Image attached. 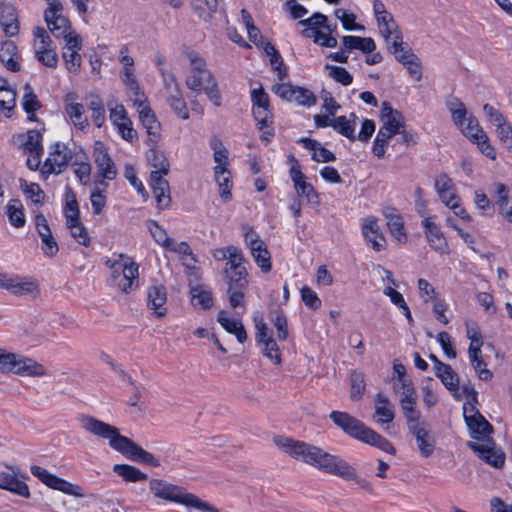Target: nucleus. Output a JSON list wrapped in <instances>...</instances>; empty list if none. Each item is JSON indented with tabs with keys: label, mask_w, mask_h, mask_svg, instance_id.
<instances>
[{
	"label": "nucleus",
	"mask_w": 512,
	"mask_h": 512,
	"mask_svg": "<svg viewBox=\"0 0 512 512\" xmlns=\"http://www.w3.org/2000/svg\"><path fill=\"white\" fill-rule=\"evenodd\" d=\"M79 422L82 429L98 438L107 439L109 446L127 459L152 467L160 466V461L152 453L121 435L117 427L89 415H80Z\"/></svg>",
	"instance_id": "f257e3e1"
},
{
	"label": "nucleus",
	"mask_w": 512,
	"mask_h": 512,
	"mask_svg": "<svg viewBox=\"0 0 512 512\" xmlns=\"http://www.w3.org/2000/svg\"><path fill=\"white\" fill-rule=\"evenodd\" d=\"M274 443L293 459L309 464L330 475L340 458L337 455L326 452L318 446L290 437L276 436Z\"/></svg>",
	"instance_id": "f03ea898"
},
{
	"label": "nucleus",
	"mask_w": 512,
	"mask_h": 512,
	"mask_svg": "<svg viewBox=\"0 0 512 512\" xmlns=\"http://www.w3.org/2000/svg\"><path fill=\"white\" fill-rule=\"evenodd\" d=\"M229 250L224 277L228 285L227 294L230 306L237 308L244 302L245 290L248 286V272L243 266L242 251L233 245L229 246Z\"/></svg>",
	"instance_id": "7ed1b4c3"
},
{
	"label": "nucleus",
	"mask_w": 512,
	"mask_h": 512,
	"mask_svg": "<svg viewBox=\"0 0 512 512\" xmlns=\"http://www.w3.org/2000/svg\"><path fill=\"white\" fill-rule=\"evenodd\" d=\"M0 371L19 376L41 377L47 374L45 367L32 358L8 352L0 348Z\"/></svg>",
	"instance_id": "20e7f679"
},
{
	"label": "nucleus",
	"mask_w": 512,
	"mask_h": 512,
	"mask_svg": "<svg viewBox=\"0 0 512 512\" xmlns=\"http://www.w3.org/2000/svg\"><path fill=\"white\" fill-rule=\"evenodd\" d=\"M72 157V151L67 145L56 142L51 146L49 156L40 168L41 174L46 179L51 174L58 175L63 173L67 169Z\"/></svg>",
	"instance_id": "39448f33"
},
{
	"label": "nucleus",
	"mask_w": 512,
	"mask_h": 512,
	"mask_svg": "<svg viewBox=\"0 0 512 512\" xmlns=\"http://www.w3.org/2000/svg\"><path fill=\"white\" fill-rule=\"evenodd\" d=\"M30 470L33 476L37 477L41 482L52 489L59 490L63 493L76 497L84 496L82 488L79 485L72 484L62 478H59L40 466H31Z\"/></svg>",
	"instance_id": "423d86ee"
},
{
	"label": "nucleus",
	"mask_w": 512,
	"mask_h": 512,
	"mask_svg": "<svg viewBox=\"0 0 512 512\" xmlns=\"http://www.w3.org/2000/svg\"><path fill=\"white\" fill-rule=\"evenodd\" d=\"M49 7L45 10L44 18L50 32L57 38L65 37L70 28L69 20L61 12L63 6L59 0H47Z\"/></svg>",
	"instance_id": "0eeeda50"
},
{
	"label": "nucleus",
	"mask_w": 512,
	"mask_h": 512,
	"mask_svg": "<svg viewBox=\"0 0 512 512\" xmlns=\"http://www.w3.org/2000/svg\"><path fill=\"white\" fill-rule=\"evenodd\" d=\"M151 492L155 497L184 505L189 492L181 487L161 479H152L149 482Z\"/></svg>",
	"instance_id": "6e6552de"
},
{
	"label": "nucleus",
	"mask_w": 512,
	"mask_h": 512,
	"mask_svg": "<svg viewBox=\"0 0 512 512\" xmlns=\"http://www.w3.org/2000/svg\"><path fill=\"white\" fill-rule=\"evenodd\" d=\"M329 418L344 433L357 440L362 439L364 435V430H366L367 428V426L363 422L351 416L347 412L332 411L329 414Z\"/></svg>",
	"instance_id": "1a4fd4ad"
},
{
	"label": "nucleus",
	"mask_w": 512,
	"mask_h": 512,
	"mask_svg": "<svg viewBox=\"0 0 512 512\" xmlns=\"http://www.w3.org/2000/svg\"><path fill=\"white\" fill-rule=\"evenodd\" d=\"M487 444H478L476 442H467V446L477 454V456L487 464L501 468L505 463V454L501 449H497L493 439L487 440Z\"/></svg>",
	"instance_id": "9d476101"
},
{
	"label": "nucleus",
	"mask_w": 512,
	"mask_h": 512,
	"mask_svg": "<svg viewBox=\"0 0 512 512\" xmlns=\"http://www.w3.org/2000/svg\"><path fill=\"white\" fill-rule=\"evenodd\" d=\"M34 36L39 40V45L36 48V56L39 62L51 68H55L58 63L56 52L50 48L51 39L44 28L36 27Z\"/></svg>",
	"instance_id": "9b49d317"
},
{
	"label": "nucleus",
	"mask_w": 512,
	"mask_h": 512,
	"mask_svg": "<svg viewBox=\"0 0 512 512\" xmlns=\"http://www.w3.org/2000/svg\"><path fill=\"white\" fill-rule=\"evenodd\" d=\"M331 475L337 476L346 481H354L360 488L366 490L369 493L373 492L371 483L368 480L359 477L356 469L341 457L339 458Z\"/></svg>",
	"instance_id": "f8f14e48"
},
{
	"label": "nucleus",
	"mask_w": 512,
	"mask_h": 512,
	"mask_svg": "<svg viewBox=\"0 0 512 512\" xmlns=\"http://www.w3.org/2000/svg\"><path fill=\"white\" fill-rule=\"evenodd\" d=\"M7 291L18 297L29 296L33 299L40 294L36 280L18 275L12 276Z\"/></svg>",
	"instance_id": "ddd939ff"
},
{
	"label": "nucleus",
	"mask_w": 512,
	"mask_h": 512,
	"mask_svg": "<svg viewBox=\"0 0 512 512\" xmlns=\"http://www.w3.org/2000/svg\"><path fill=\"white\" fill-rule=\"evenodd\" d=\"M121 259H126L122 267V278L118 282V286L124 293H129L138 286L139 265L131 258L120 254Z\"/></svg>",
	"instance_id": "4468645a"
},
{
	"label": "nucleus",
	"mask_w": 512,
	"mask_h": 512,
	"mask_svg": "<svg viewBox=\"0 0 512 512\" xmlns=\"http://www.w3.org/2000/svg\"><path fill=\"white\" fill-rule=\"evenodd\" d=\"M408 432L414 436L419 452L423 457H430L434 453L435 439L431 435L428 423L412 428Z\"/></svg>",
	"instance_id": "2eb2a0df"
},
{
	"label": "nucleus",
	"mask_w": 512,
	"mask_h": 512,
	"mask_svg": "<svg viewBox=\"0 0 512 512\" xmlns=\"http://www.w3.org/2000/svg\"><path fill=\"white\" fill-rule=\"evenodd\" d=\"M145 100L146 98L143 99L142 106H138L140 108L139 118L142 122V125L146 129V132L149 136V141L153 144H156L160 138L161 125L157 121L156 116L150 106L145 104Z\"/></svg>",
	"instance_id": "dca6fc26"
},
{
	"label": "nucleus",
	"mask_w": 512,
	"mask_h": 512,
	"mask_svg": "<svg viewBox=\"0 0 512 512\" xmlns=\"http://www.w3.org/2000/svg\"><path fill=\"white\" fill-rule=\"evenodd\" d=\"M150 179L157 206L159 209L168 208L171 205L169 182L159 172H151Z\"/></svg>",
	"instance_id": "f3484780"
},
{
	"label": "nucleus",
	"mask_w": 512,
	"mask_h": 512,
	"mask_svg": "<svg viewBox=\"0 0 512 512\" xmlns=\"http://www.w3.org/2000/svg\"><path fill=\"white\" fill-rule=\"evenodd\" d=\"M94 161L103 178L112 180L116 177L117 171L114 162L100 142L96 143L94 149Z\"/></svg>",
	"instance_id": "a211bd4d"
},
{
	"label": "nucleus",
	"mask_w": 512,
	"mask_h": 512,
	"mask_svg": "<svg viewBox=\"0 0 512 512\" xmlns=\"http://www.w3.org/2000/svg\"><path fill=\"white\" fill-rule=\"evenodd\" d=\"M362 233L365 239L371 243L373 250L379 252L384 249L386 240L375 218L369 217L365 219L362 226Z\"/></svg>",
	"instance_id": "6ab92c4d"
},
{
	"label": "nucleus",
	"mask_w": 512,
	"mask_h": 512,
	"mask_svg": "<svg viewBox=\"0 0 512 512\" xmlns=\"http://www.w3.org/2000/svg\"><path fill=\"white\" fill-rule=\"evenodd\" d=\"M0 489L10 491L24 498L30 497L28 486L17 478L13 470L12 472H0Z\"/></svg>",
	"instance_id": "aec40b11"
},
{
	"label": "nucleus",
	"mask_w": 512,
	"mask_h": 512,
	"mask_svg": "<svg viewBox=\"0 0 512 512\" xmlns=\"http://www.w3.org/2000/svg\"><path fill=\"white\" fill-rule=\"evenodd\" d=\"M466 424L469 428L471 438L483 442L492 439L490 435L493 432V426L483 415H478L476 418L469 417Z\"/></svg>",
	"instance_id": "412c9836"
},
{
	"label": "nucleus",
	"mask_w": 512,
	"mask_h": 512,
	"mask_svg": "<svg viewBox=\"0 0 512 512\" xmlns=\"http://www.w3.org/2000/svg\"><path fill=\"white\" fill-rule=\"evenodd\" d=\"M75 98L73 93L65 96V112L76 127L83 129L88 126V119L84 116L83 104L73 102Z\"/></svg>",
	"instance_id": "4be33fe9"
},
{
	"label": "nucleus",
	"mask_w": 512,
	"mask_h": 512,
	"mask_svg": "<svg viewBox=\"0 0 512 512\" xmlns=\"http://www.w3.org/2000/svg\"><path fill=\"white\" fill-rule=\"evenodd\" d=\"M422 225L425 229V235L430 246L437 251L443 252L447 243L440 228L430 217H424Z\"/></svg>",
	"instance_id": "5701e85b"
},
{
	"label": "nucleus",
	"mask_w": 512,
	"mask_h": 512,
	"mask_svg": "<svg viewBox=\"0 0 512 512\" xmlns=\"http://www.w3.org/2000/svg\"><path fill=\"white\" fill-rule=\"evenodd\" d=\"M215 181L218 184L220 198L224 202H228L232 199L231 189L233 187V181L231 172L223 165H216L214 167Z\"/></svg>",
	"instance_id": "b1692460"
},
{
	"label": "nucleus",
	"mask_w": 512,
	"mask_h": 512,
	"mask_svg": "<svg viewBox=\"0 0 512 512\" xmlns=\"http://www.w3.org/2000/svg\"><path fill=\"white\" fill-rule=\"evenodd\" d=\"M166 301L167 293L164 286L156 285L149 288L148 307L152 309L158 317H164L166 315Z\"/></svg>",
	"instance_id": "393cba45"
},
{
	"label": "nucleus",
	"mask_w": 512,
	"mask_h": 512,
	"mask_svg": "<svg viewBox=\"0 0 512 512\" xmlns=\"http://www.w3.org/2000/svg\"><path fill=\"white\" fill-rule=\"evenodd\" d=\"M0 25L6 36L13 37L19 33L18 15L13 6L4 5L2 7Z\"/></svg>",
	"instance_id": "a878e982"
},
{
	"label": "nucleus",
	"mask_w": 512,
	"mask_h": 512,
	"mask_svg": "<svg viewBox=\"0 0 512 512\" xmlns=\"http://www.w3.org/2000/svg\"><path fill=\"white\" fill-rule=\"evenodd\" d=\"M217 321L228 333L235 335L239 343H244L247 340V333L241 320L229 318L226 312L221 310L218 313Z\"/></svg>",
	"instance_id": "bb28decb"
},
{
	"label": "nucleus",
	"mask_w": 512,
	"mask_h": 512,
	"mask_svg": "<svg viewBox=\"0 0 512 512\" xmlns=\"http://www.w3.org/2000/svg\"><path fill=\"white\" fill-rule=\"evenodd\" d=\"M17 59L16 44L9 40L2 42L0 47V61L3 65L12 72H18L20 70V64Z\"/></svg>",
	"instance_id": "cd10ccee"
},
{
	"label": "nucleus",
	"mask_w": 512,
	"mask_h": 512,
	"mask_svg": "<svg viewBox=\"0 0 512 512\" xmlns=\"http://www.w3.org/2000/svg\"><path fill=\"white\" fill-rule=\"evenodd\" d=\"M435 376L440 379L442 384L451 392H454L453 396L460 400L462 398V394L458 393L459 389V376L452 369L449 364L442 366L438 372H435Z\"/></svg>",
	"instance_id": "c85d7f7f"
},
{
	"label": "nucleus",
	"mask_w": 512,
	"mask_h": 512,
	"mask_svg": "<svg viewBox=\"0 0 512 512\" xmlns=\"http://www.w3.org/2000/svg\"><path fill=\"white\" fill-rule=\"evenodd\" d=\"M299 142H301L306 149L313 151L312 159L316 162L328 163L336 159L334 153L314 139L301 138Z\"/></svg>",
	"instance_id": "c756f323"
},
{
	"label": "nucleus",
	"mask_w": 512,
	"mask_h": 512,
	"mask_svg": "<svg viewBox=\"0 0 512 512\" xmlns=\"http://www.w3.org/2000/svg\"><path fill=\"white\" fill-rule=\"evenodd\" d=\"M360 441L375 446L380 450L387 452L391 455L396 454V449L393 446V444L385 437L378 434L376 431L372 430L369 427H367L366 430H364V435Z\"/></svg>",
	"instance_id": "7c9ffc66"
},
{
	"label": "nucleus",
	"mask_w": 512,
	"mask_h": 512,
	"mask_svg": "<svg viewBox=\"0 0 512 512\" xmlns=\"http://www.w3.org/2000/svg\"><path fill=\"white\" fill-rule=\"evenodd\" d=\"M360 441L375 446L380 450L387 452L391 455L396 454V449L393 446V444L385 437L378 434L376 431L372 430L369 427H367L366 430H364V435Z\"/></svg>",
	"instance_id": "2f4dec72"
},
{
	"label": "nucleus",
	"mask_w": 512,
	"mask_h": 512,
	"mask_svg": "<svg viewBox=\"0 0 512 512\" xmlns=\"http://www.w3.org/2000/svg\"><path fill=\"white\" fill-rule=\"evenodd\" d=\"M343 46L348 50L358 49L363 53H371L375 50L376 45L372 38L370 37H360V36H343L342 38Z\"/></svg>",
	"instance_id": "473e14b6"
},
{
	"label": "nucleus",
	"mask_w": 512,
	"mask_h": 512,
	"mask_svg": "<svg viewBox=\"0 0 512 512\" xmlns=\"http://www.w3.org/2000/svg\"><path fill=\"white\" fill-rule=\"evenodd\" d=\"M148 160L155 168L153 172H159V175H167L169 173L170 164L165 154L156 148V144L151 145L148 153Z\"/></svg>",
	"instance_id": "72a5a7b5"
},
{
	"label": "nucleus",
	"mask_w": 512,
	"mask_h": 512,
	"mask_svg": "<svg viewBox=\"0 0 512 512\" xmlns=\"http://www.w3.org/2000/svg\"><path fill=\"white\" fill-rule=\"evenodd\" d=\"M121 79L123 83L133 92L135 96L134 105L142 106L145 95L140 89L139 83L133 73V68H124L121 72Z\"/></svg>",
	"instance_id": "f704fd0d"
},
{
	"label": "nucleus",
	"mask_w": 512,
	"mask_h": 512,
	"mask_svg": "<svg viewBox=\"0 0 512 512\" xmlns=\"http://www.w3.org/2000/svg\"><path fill=\"white\" fill-rule=\"evenodd\" d=\"M18 138L25 139L21 144L25 151L30 153L43 152L42 134L39 130H28L26 135L19 134Z\"/></svg>",
	"instance_id": "c9c22d12"
},
{
	"label": "nucleus",
	"mask_w": 512,
	"mask_h": 512,
	"mask_svg": "<svg viewBox=\"0 0 512 512\" xmlns=\"http://www.w3.org/2000/svg\"><path fill=\"white\" fill-rule=\"evenodd\" d=\"M113 471L128 482L145 481L148 478L140 469L128 464H115Z\"/></svg>",
	"instance_id": "e433bc0d"
},
{
	"label": "nucleus",
	"mask_w": 512,
	"mask_h": 512,
	"mask_svg": "<svg viewBox=\"0 0 512 512\" xmlns=\"http://www.w3.org/2000/svg\"><path fill=\"white\" fill-rule=\"evenodd\" d=\"M8 219L16 228H21L25 225L24 208L19 199H11L7 204Z\"/></svg>",
	"instance_id": "4c0bfd02"
},
{
	"label": "nucleus",
	"mask_w": 512,
	"mask_h": 512,
	"mask_svg": "<svg viewBox=\"0 0 512 512\" xmlns=\"http://www.w3.org/2000/svg\"><path fill=\"white\" fill-rule=\"evenodd\" d=\"M215 81L212 72L209 69L202 70L199 73H193L186 79V86L196 92H200L203 86Z\"/></svg>",
	"instance_id": "58836bf2"
},
{
	"label": "nucleus",
	"mask_w": 512,
	"mask_h": 512,
	"mask_svg": "<svg viewBox=\"0 0 512 512\" xmlns=\"http://www.w3.org/2000/svg\"><path fill=\"white\" fill-rule=\"evenodd\" d=\"M250 250L255 262L261 268L262 272H269L271 270V261L270 252L268 251L266 244L262 241L256 246H253Z\"/></svg>",
	"instance_id": "ea45409f"
},
{
	"label": "nucleus",
	"mask_w": 512,
	"mask_h": 512,
	"mask_svg": "<svg viewBox=\"0 0 512 512\" xmlns=\"http://www.w3.org/2000/svg\"><path fill=\"white\" fill-rule=\"evenodd\" d=\"M388 51L394 55L395 59L404 64L409 58L410 55H414L410 46L400 39L399 37H395V40L391 42V45L388 47Z\"/></svg>",
	"instance_id": "a19ab883"
},
{
	"label": "nucleus",
	"mask_w": 512,
	"mask_h": 512,
	"mask_svg": "<svg viewBox=\"0 0 512 512\" xmlns=\"http://www.w3.org/2000/svg\"><path fill=\"white\" fill-rule=\"evenodd\" d=\"M16 90L13 88H2L0 86V110L6 117L10 118L16 105Z\"/></svg>",
	"instance_id": "79ce46f5"
},
{
	"label": "nucleus",
	"mask_w": 512,
	"mask_h": 512,
	"mask_svg": "<svg viewBox=\"0 0 512 512\" xmlns=\"http://www.w3.org/2000/svg\"><path fill=\"white\" fill-rule=\"evenodd\" d=\"M167 101L178 117L184 120L189 118V111L180 89H176V92L171 93Z\"/></svg>",
	"instance_id": "37998d69"
},
{
	"label": "nucleus",
	"mask_w": 512,
	"mask_h": 512,
	"mask_svg": "<svg viewBox=\"0 0 512 512\" xmlns=\"http://www.w3.org/2000/svg\"><path fill=\"white\" fill-rule=\"evenodd\" d=\"M192 304L200 306L202 309L207 310L213 306L212 293L205 290L201 286H196L191 289Z\"/></svg>",
	"instance_id": "c03bdc74"
},
{
	"label": "nucleus",
	"mask_w": 512,
	"mask_h": 512,
	"mask_svg": "<svg viewBox=\"0 0 512 512\" xmlns=\"http://www.w3.org/2000/svg\"><path fill=\"white\" fill-rule=\"evenodd\" d=\"M447 107L451 112L452 120L455 125L462 127L465 124V120L468 118L464 103L460 99L454 98L447 103Z\"/></svg>",
	"instance_id": "a18cd8bd"
},
{
	"label": "nucleus",
	"mask_w": 512,
	"mask_h": 512,
	"mask_svg": "<svg viewBox=\"0 0 512 512\" xmlns=\"http://www.w3.org/2000/svg\"><path fill=\"white\" fill-rule=\"evenodd\" d=\"M462 133L471 139L472 142L479 139L482 135L486 134L479 126L477 118L473 115H469L465 120V124L459 127Z\"/></svg>",
	"instance_id": "49530a36"
},
{
	"label": "nucleus",
	"mask_w": 512,
	"mask_h": 512,
	"mask_svg": "<svg viewBox=\"0 0 512 512\" xmlns=\"http://www.w3.org/2000/svg\"><path fill=\"white\" fill-rule=\"evenodd\" d=\"M350 380H351V394L350 398L352 401H358L361 399L364 391H365V380H364V374L361 372H358L356 370L351 371L350 374Z\"/></svg>",
	"instance_id": "de8ad7c7"
},
{
	"label": "nucleus",
	"mask_w": 512,
	"mask_h": 512,
	"mask_svg": "<svg viewBox=\"0 0 512 512\" xmlns=\"http://www.w3.org/2000/svg\"><path fill=\"white\" fill-rule=\"evenodd\" d=\"M24 96L22 98V106L26 113L36 112L41 108V103L37 99L31 85L26 83L24 85Z\"/></svg>",
	"instance_id": "09e8293b"
},
{
	"label": "nucleus",
	"mask_w": 512,
	"mask_h": 512,
	"mask_svg": "<svg viewBox=\"0 0 512 512\" xmlns=\"http://www.w3.org/2000/svg\"><path fill=\"white\" fill-rule=\"evenodd\" d=\"M88 107L92 110V120L97 127H101L105 121V108L98 96H91Z\"/></svg>",
	"instance_id": "8fccbe9b"
},
{
	"label": "nucleus",
	"mask_w": 512,
	"mask_h": 512,
	"mask_svg": "<svg viewBox=\"0 0 512 512\" xmlns=\"http://www.w3.org/2000/svg\"><path fill=\"white\" fill-rule=\"evenodd\" d=\"M148 228L153 239L164 248H168L169 245H172V240L168 237L166 230L159 226V224L154 220H149L147 222Z\"/></svg>",
	"instance_id": "3c124183"
},
{
	"label": "nucleus",
	"mask_w": 512,
	"mask_h": 512,
	"mask_svg": "<svg viewBox=\"0 0 512 512\" xmlns=\"http://www.w3.org/2000/svg\"><path fill=\"white\" fill-rule=\"evenodd\" d=\"M386 218L390 233L399 241L405 239L406 234L401 216L395 214H386Z\"/></svg>",
	"instance_id": "603ef678"
},
{
	"label": "nucleus",
	"mask_w": 512,
	"mask_h": 512,
	"mask_svg": "<svg viewBox=\"0 0 512 512\" xmlns=\"http://www.w3.org/2000/svg\"><path fill=\"white\" fill-rule=\"evenodd\" d=\"M271 321L277 330L279 340L285 341L288 337V324L285 313L282 310L275 311L271 316Z\"/></svg>",
	"instance_id": "864d4df0"
},
{
	"label": "nucleus",
	"mask_w": 512,
	"mask_h": 512,
	"mask_svg": "<svg viewBox=\"0 0 512 512\" xmlns=\"http://www.w3.org/2000/svg\"><path fill=\"white\" fill-rule=\"evenodd\" d=\"M332 127L341 135L348 138L350 141L356 140L354 127L349 123L345 116H339L333 119Z\"/></svg>",
	"instance_id": "5fc2aeb1"
},
{
	"label": "nucleus",
	"mask_w": 512,
	"mask_h": 512,
	"mask_svg": "<svg viewBox=\"0 0 512 512\" xmlns=\"http://www.w3.org/2000/svg\"><path fill=\"white\" fill-rule=\"evenodd\" d=\"M68 229H70L71 236L81 245L88 247L90 245V237L88 235L87 229L82 225L80 220L76 221V223H68L66 224Z\"/></svg>",
	"instance_id": "6e6d98bb"
},
{
	"label": "nucleus",
	"mask_w": 512,
	"mask_h": 512,
	"mask_svg": "<svg viewBox=\"0 0 512 512\" xmlns=\"http://www.w3.org/2000/svg\"><path fill=\"white\" fill-rule=\"evenodd\" d=\"M325 68L329 70V76L336 82L344 86L352 83L353 77L344 67L326 64Z\"/></svg>",
	"instance_id": "4d7b16f0"
},
{
	"label": "nucleus",
	"mask_w": 512,
	"mask_h": 512,
	"mask_svg": "<svg viewBox=\"0 0 512 512\" xmlns=\"http://www.w3.org/2000/svg\"><path fill=\"white\" fill-rule=\"evenodd\" d=\"M379 30L387 43V47L391 45V42L395 40L396 36L403 39L401 31L391 15H389L388 24L380 27Z\"/></svg>",
	"instance_id": "13d9d810"
},
{
	"label": "nucleus",
	"mask_w": 512,
	"mask_h": 512,
	"mask_svg": "<svg viewBox=\"0 0 512 512\" xmlns=\"http://www.w3.org/2000/svg\"><path fill=\"white\" fill-rule=\"evenodd\" d=\"M435 189L440 199L446 198V194L455 191L452 179L446 173H441L436 177Z\"/></svg>",
	"instance_id": "bf43d9fd"
},
{
	"label": "nucleus",
	"mask_w": 512,
	"mask_h": 512,
	"mask_svg": "<svg viewBox=\"0 0 512 512\" xmlns=\"http://www.w3.org/2000/svg\"><path fill=\"white\" fill-rule=\"evenodd\" d=\"M184 505L187 507L196 508L202 512H220L218 508L213 506L207 501L201 500L198 496L188 493Z\"/></svg>",
	"instance_id": "052dcab7"
},
{
	"label": "nucleus",
	"mask_w": 512,
	"mask_h": 512,
	"mask_svg": "<svg viewBox=\"0 0 512 512\" xmlns=\"http://www.w3.org/2000/svg\"><path fill=\"white\" fill-rule=\"evenodd\" d=\"M79 50L70 49L64 50L62 53V57L65 61L66 68L69 72L78 73L81 66V56L78 53Z\"/></svg>",
	"instance_id": "680f3d73"
},
{
	"label": "nucleus",
	"mask_w": 512,
	"mask_h": 512,
	"mask_svg": "<svg viewBox=\"0 0 512 512\" xmlns=\"http://www.w3.org/2000/svg\"><path fill=\"white\" fill-rule=\"evenodd\" d=\"M261 344L264 345L263 355L269 358L274 364L280 365L282 358L276 340L272 337Z\"/></svg>",
	"instance_id": "e2e57ef3"
},
{
	"label": "nucleus",
	"mask_w": 512,
	"mask_h": 512,
	"mask_svg": "<svg viewBox=\"0 0 512 512\" xmlns=\"http://www.w3.org/2000/svg\"><path fill=\"white\" fill-rule=\"evenodd\" d=\"M326 22H328V17L320 12H316L311 17L300 20L298 25L305 26L304 30H319V28L326 25Z\"/></svg>",
	"instance_id": "0e129e2a"
},
{
	"label": "nucleus",
	"mask_w": 512,
	"mask_h": 512,
	"mask_svg": "<svg viewBox=\"0 0 512 512\" xmlns=\"http://www.w3.org/2000/svg\"><path fill=\"white\" fill-rule=\"evenodd\" d=\"M211 148L214 151V161L217 163V165H223L224 167H227L228 165V151L221 142V140L214 138L211 141Z\"/></svg>",
	"instance_id": "69168bd1"
},
{
	"label": "nucleus",
	"mask_w": 512,
	"mask_h": 512,
	"mask_svg": "<svg viewBox=\"0 0 512 512\" xmlns=\"http://www.w3.org/2000/svg\"><path fill=\"white\" fill-rule=\"evenodd\" d=\"M335 16L342 22L343 28L347 31L355 29H363L362 26L358 25L355 20L356 16L353 13L348 14L344 9L339 8L334 12Z\"/></svg>",
	"instance_id": "338daca9"
},
{
	"label": "nucleus",
	"mask_w": 512,
	"mask_h": 512,
	"mask_svg": "<svg viewBox=\"0 0 512 512\" xmlns=\"http://www.w3.org/2000/svg\"><path fill=\"white\" fill-rule=\"evenodd\" d=\"M383 127L390 133L396 135L401 132V129L405 127L404 116L400 113H394V116L382 120Z\"/></svg>",
	"instance_id": "774afa93"
}]
</instances>
